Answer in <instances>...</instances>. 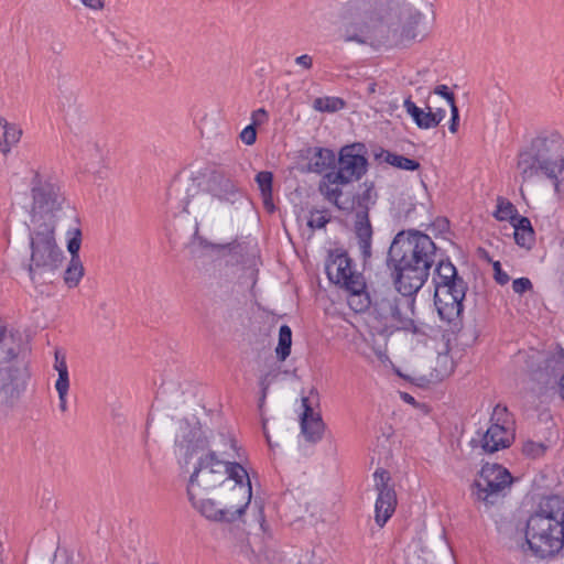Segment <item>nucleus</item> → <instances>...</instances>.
Here are the masks:
<instances>
[{
	"label": "nucleus",
	"instance_id": "f257e3e1",
	"mask_svg": "<svg viewBox=\"0 0 564 564\" xmlns=\"http://www.w3.org/2000/svg\"><path fill=\"white\" fill-rule=\"evenodd\" d=\"M424 14L409 3L351 0L340 13L339 34L345 42L378 48L409 46L431 32Z\"/></svg>",
	"mask_w": 564,
	"mask_h": 564
},
{
	"label": "nucleus",
	"instance_id": "f03ea898",
	"mask_svg": "<svg viewBox=\"0 0 564 564\" xmlns=\"http://www.w3.org/2000/svg\"><path fill=\"white\" fill-rule=\"evenodd\" d=\"M226 449H220L217 442L212 449L202 455L189 477L187 495L192 506L197 510L213 491L220 489L232 479H248L247 470L232 459L236 458V442L230 436H221Z\"/></svg>",
	"mask_w": 564,
	"mask_h": 564
},
{
	"label": "nucleus",
	"instance_id": "7ed1b4c3",
	"mask_svg": "<svg viewBox=\"0 0 564 564\" xmlns=\"http://www.w3.org/2000/svg\"><path fill=\"white\" fill-rule=\"evenodd\" d=\"M436 257L435 243L427 235L400 231L389 249V260L395 270L394 284H401L406 292H417L427 280Z\"/></svg>",
	"mask_w": 564,
	"mask_h": 564
},
{
	"label": "nucleus",
	"instance_id": "20e7f679",
	"mask_svg": "<svg viewBox=\"0 0 564 564\" xmlns=\"http://www.w3.org/2000/svg\"><path fill=\"white\" fill-rule=\"evenodd\" d=\"M525 542L540 560L564 553V499L552 495L541 499L527 520Z\"/></svg>",
	"mask_w": 564,
	"mask_h": 564
},
{
	"label": "nucleus",
	"instance_id": "39448f33",
	"mask_svg": "<svg viewBox=\"0 0 564 564\" xmlns=\"http://www.w3.org/2000/svg\"><path fill=\"white\" fill-rule=\"evenodd\" d=\"M517 170L523 182L547 178L558 192L564 181V138L557 132L535 137L519 152Z\"/></svg>",
	"mask_w": 564,
	"mask_h": 564
},
{
	"label": "nucleus",
	"instance_id": "423d86ee",
	"mask_svg": "<svg viewBox=\"0 0 564 564\" xmlns=\"http://www.w3.org/2000/svg\"><path fill=\"white\" fill-rule=\"evenodd\" d=\"M29 187L32 198L29 210L30 228H56L64 214L65 198L61 187L37 169H31L29 172Z\"/></svg>",
	"mask_w": 564,
	"mask_h": 564
},
{
	"label": "nucleus",
	"instance_id": "0eeeda50",
	"mask_svg": "<svg viewBox=\"0 0 564 564\" xmlns=\"http://www.w3.org/2000/svg\"><path fill=\"white\" fill-rule=\"evenodd\" d=\"M326 273L330 282L348 292V305L357 313L366 311L370 305V297L366 291V280L357 271L352 259L346 251L335 250L329 253L326 263Z\"/></svg>",
	"mask_w": 564,
	"mask_h": 564
},
{
	"label": "nucleus",
	"instance_id": "6e6552de",
	"mask_svg": "<svg viewBox=\"0 0 564 564\" xmlns=\"http://www.w3.org/2000/svg\"><path fill=\"white\" fill-rule=\"evenodd\" d=\"M218 502L207 499L197 510L209 520L232 522L239 519L250 503V479H232L217 492Z\"/></svg>",
	"mask_w": 564,
	"mask_h": 564
},
{
	"label": "nucleus",
	"instance_id": "1a4fd4ad",
	"mask_svg": "<svg viewBox=\"0 0 564 564\" xmlns=\"http://www.w3.org/2000/svg\"><path fill=\"white\" fill-rule=\"evenodd\" d=\"M29 274L35 282H46L61 268L64 253L55 239V228H30Z\"/></svg>",
	"mask_w": 564,
	"mask_h": 564
},
{
	"label": "nucleus",
	"instance_id": "9d476101",
	"mask_svg": "<svg viewBox=\"0 0 564 564\" xmlns=\"http://www.w3.org/2000/svg\"><path fill=\"white\" fill-rule=\"evenodd\" d=\"M21 349V338L0 326V404H9L21 392V369L15 364Z\"/></svg>",
	"mask_w": 564,
	"mask_h": 564
},
{
	"label": "nucleus",
	"instance_id": "9b49d317",
	"mask_svg": "<svg viewBox=\"0 0 564 564\" xmlns=\"http://www.w3.org/2000/svg\"><path fill=\"white\" fill-rule=\"evenodd\" d=\"M511 484L512 477L507 468L498 464H486L471 485V496L476 501L489 507L506 495Z\"/></svg>",
	"mask_w": 564,
	"mask_h": 564
},
{
	"label": "nucleus",
	"instance_id": "f8f14e48",
	"mask_svg": "<svg viewBox=\"0 0 564 564\" xmlns=\"http://www.w3.org/2000/svg\"><path fill=\"white\" fill-rule=\"evenodd\" d=\"M398 294L384 296L377 303L382 317L397 329L411 330L414 325V295L417 292H406L401 284H395Z\"/></svg>",
	"mask_w": 564,
	"mask_h": 564
},
{
	"label": "nucleus",
	"instance_id": "ddd939ff",
	"mask_svg": "<svg viewBox=\"0 0 564 564\" xmlns=\"http://www.w3.org/2000/svg\"><path fill=\"white\" fill-rule=\"evenodd\" d=\"M490 422L486 432L479 435L478 440H473L487 454L508 448L514 440L512 421L506 406L496 405Z\"/></svg>",
	"mask_w": 564,
	"mask_h": 564
},
{
	"label": "nucleus",
	"instance_id": "4468645a",
	"mask_svg": "<svg viewBox=\"0 0 564 564\" xmlns=\"http://www.w3.org/2000/svg\"><path fill=\"white\" fill-rule=\"evenodd\" d=\"M467 291L466 284L441 286L434 290V305L440 318L447 324L451 330H458L463 325V301Z\"/></svg>",
	"mask_w": 564,
	"mask_h": 564
},
{
	"label": "nucleus",
	"instance_id": "2eb2a0df",
	"mask_svg": "<svg viewBox=\"0 0 564 564\" xmlns=\"http://www.w3.org/2000/svg\"><path fill=\"white\" fill-rule=\"evenodd\" d=\"M364 191L357 196L360 210L356 214L355 236L364 261L371 257L372 227L368 216L369 205L375 204L377 193L372 184H364Z\"/></svg>",
	"mask_w": 564,
	"mask_h": 564
},
{
	"label": "nucleus",
	"instance_id": "dca6fc26",
	"mask_svg": "<svg viewBox=\"0 0 564 564\" xmlns=\"http://www.w3.org/2000/svg\"><path fill=\"white\" fill-rule=\"evenodd\" d=\"M366 154L367 150L362 143L343 147L338 156V170L335 172L348 183L359 181L368 170Z\"/></svg>",
	"mask_w": 564,
	"mask_h": 564
},
{
	"label": "nucleus",
	"instance_id": "f3484780",
	"mask_svg": "<svg viewBox=\"0 0 564 564\" xmlns=\"http://www.w3.org/2000/svg\"><path fill=\"white\" fill-rule=\"evenodd\" d=\"M375 487L378 490V497L375 505L376 523L382 528L394 513L397 507V494L394 488L389 485L391 478L389 471L378 469L373 474Z\"/></svg>",
	"mask_w": 564,
	"mask_h": 564
},
{
	"label": "nucleus",
	"instance_id": "a211bd4d",
	"mask_svg": "<svg viewBox=\"0 0 564 564\" xmlns=\"http://www.w3.org/2000/svg\"><path fill=\"white\" fill-rule=\"evenodd\" d=\"M180 430H181V435L177 436L176 443L181 447H185L186 449L192 448L193 451L196 448L204 449L207 446H209L212 448L213 442H217L219 448L223 451V449H226L227 447L225 445V442L221 441V436H230L232 438V435H230V434L220 433V434H218V436L214 437L210 442H208V440L204 435L200 426H198V425L191 426L188 423H182L180 426Z\"/></svg>",
	"mask_w": 564,
	"mask_h": 564
},
{
	"label": "nucleus",
	"instance_id": "6ab92c4d",
	"mask_svg": "<svg viewBox=\"0 0 564 564\" xmlns=\"http://www.w3.org/2000/svg\"><path fill=\"white\" fill-rule=\"evenodd\" d=\"M208 189L218 198L230 200L237 187L229 172L224 169H217L209 175Z\"/></svg>",
	"mask_w": 564,
	"mask_h": 564
},
{
	"label": "nucleus",
	"instance_id": "aec40b11",
	"mask_svg": "<svg viewBox=\"0 0 564 564\" xmlns=\"http://www.w3.org/2000/svg\"><path fill=\"white\" fill-rule=\"evenodd\" d=\"M347 184L349 183L345 181L341 175L332 171L322 177L318 189L325 199L333 203L337 208L345 209L346 207L340 202V198L343 195L341 186Z\"/></svg>",
	"mask_w": 564,
	"mask_h": 564
},
{
	"label": "nucleus",
	"instance_id": "412c9836",
	"mask_svg": "<svg viewBox=\"0 0 564 564\" xmlns=\"http://www.w3.org/2000/svg\"><path fill=\"white\" fill-rule=\"evenodd\" d=\"M305 406L301 429L305 438L310 442H317L322 438L324 432V422L319 414L314 413L313 409L307 404V399H303Z\"/></svg>",
	"mask_w": 564,
	"mask_h": 564
},
{
	"label": "nucleus",
	"instance_id": "4be33fe9",
	"mask_svg": "<svg viewBox=\"0 0 564 564\" xmlns=\"http://www.w3.org/2000/svg\"><path fill=\"white\" fill-rule=\"evenodd\" d=\"M466 284L465 281L457 275L455 265L449 261L438 260L433 275L435 289L441 286H454L456 284Z\"/></svg>",
	"mask_w": 564,
	"mask_h": 564
},
{
	"label": "nucleus",
	"instance_id": "5701e85b",
	"mask_svg": "<svg viewBox=\"0 0 564 564\" xmlns=\"http://www.w3.org/2000/svg\"><path fill=\"white\" fill-rule=\"evenodd\" d=\"M403 107L420 129L429 130L435 128V118L432 116V107L430 105L422 109L415 105L411 97H408L403 102Z\"/></svg>",
	"mask_w": 564,
	"mask_h": 564
},
{
	"label": "nucleus",
	"instance_id": "b1692460",
	"mask_svg": "<svg viewBox=\"0 0 564 564\" xmlns=\"http://www.w3.org/2000/svg\"><path fill=\"white\" fill-rule=\"evenodd\" d=\"M0 127L3 129L0 139V152L8 155L11 149L20 142L23 132L17 123H11L3 117H0Z\"/></svg>",
	"mask_w": 564,
	"mask_h": 564
},
{
	"label": "nucleus",
	"instance_id": "393cba45",
	"mask_svg": "<svg viewBox=\"0 0 564 564\" xmlns=\"http://www.w3.org/2000/svg\"><path fill=\"white\" fill-rule=\"evenodd\" d=\"M378 160H382L391 166H394L404 171H415L420 167V163L416 160L405 158L401 154L392 153L386 150H381L379 154H376Z\"/></svg>",
	"mask_w": 564,
	"mask_h": 564
},
{
	"label": "nucleus",
	"instance_id": "a878e982",
	"mask_svg": "<svg viewBox=\"0 0 564 564\" xmlns=\"http://www.w3.org/2000/svg\"><path fill=\"white\" fill-rule=\"evenodd\" d=\"M512 224L517 245L530 248L534 240V231L531 221L527 217H519Z\"/></svg>",
	"mask_w": 564,
	"mask_h": 564
},
{
	"label": "nucleus",
	"instance_id": "bb28decb",
	"mask_svg": "<svg viewBox=\"0 0 564 564\" xmlns=\"http://www.w3.org/2000/svg\"><path fill=\"white\" fill-rule=\"evenodd\" d=\"M336 162L334 151L329 149L318 148L312 159L313 171L323 172L329 167H333Z\"/></svg>",
	"mask_w": 564,
	"mask_h": 564
},
{
	"label": "nucleus",
	"instance_id": "cd10ccee",
	"mask_svg": "<svg viewBox=\"0 0 564 564\" xmlns=\"http://www.w3.org/2000/svg\"><path fill=\"white\" fill-rule=\"evenodd\" d=\"M84 275V265L80 259H70L64 272V282L69 288H76Z\"/></svg>",
	"mask_w": 564,
	"mask_h": 564
},
{
	"label": "nucleus",
	"instance_id": "c85d7f7f",
	"mask_svg": "<svg viewBox=\"0 0 564 564\" xmlns=\"http://www.w3.org/2000/svg\"><path fill=\"white\" fill-rule=\"evenodd\" d=\"M292 330L288 325H282L279 330V341L275 348L279 360L284 361L291 354Z\"/></svg>",
	"mask_w": 564,
	"mask_h": 564
},
{
	"label": "nucleus",
	"instance_id": "c756f323",
	"mask_svg": "<svg viewBox=\"0 0 564 564\" xmlns=\"http://www.w3.org/2000/svg\"><path fill=\"white\" fill-rule=\"evenodd\" d=\"M345 101L339 97H319L313 102V108L321 112H335L345 108Z\"/></svg>",
	"mask_w": 564,
	"mask_h": 564
},
{
	"label": "nucleus",
	"instance_id": "7c9ffc66",
	"mask_svg": "<svg viewBox=\"0 0 564 564\" xmlns=\"http://www.w3.org/2000/svg\"><path fill=\"white\" fill-rule=\"evenodd\" d=\"M55 389L58 393L59 410L64 413L67 411V394L69 390V373H58V378L55 382Z\"/></svg>",
	"mask_w": 564,
	"mask_h": 564
},
{
	"label": "nucleus",
	"instance_id": "2f4dec72",
	"mask_svg": "<svg viewBox=\"0 0 564 564\" xmlns=\"http://www.w3.org/2000/svg\"><path fill=\"white\" fill-rule=\"evenodd\" d=\"M517 209L513 206L512 203L509 200L499 197L497 199V209L494 214L496 219L503 221V220H512V223L517 219Z\"/></svg>",
	"mask_w": 564,
	"mask_h": 564
},
{
	"label": "nucleus",
	"instance_id": "473e14b6",
	"mask_svg": "<svg viewBox=\"0 0 564 564\" xmlns=\"http://www.w3.org/2000/svg\"><path fill=\"white\" fill-rule=\"evenodd\" d=\"M547 449V445L543 442H534L528 440L522 445V453L529 458H539L542 457Z\"/></svg>",
	"mask_w": 564,
	"mask_h": 564
},
{
	"label": "nucleus",
	"instance_id": "72a5a7b5",
	"mask_svg": "<svg viewBox=\"0 0 564 564\" xmlns=\"http://www.w3.org/2000/svg\"><path fill=\"white\" fill-rule=\"evenodd\" d=\"M256 182L259 186L261 195L269 196L272 192L273 174L269 171H261L256 175Z\"/></svg>",
	"mask_w": 564,
	"mask_h": 564
},
{
	"label": "nucleus",
	"instance_id": "f704fd0d",
	"mask_svg": "<svg viewBox=\"0 0 564 564\" xmlns=\"http://www.w3.org/2000/svg\"><path fill=\"white\" fill-rule=\"evenodd\" d=\"M73 237L67 242V250L70 253V259H79V249L82 245V232L78 228L72 232Z\"/></svg>",
	"mask_w": 564,
	"mask_h": 564
},
{
	"label": "nucleus",
	"instance_id": "c9c22d12",
	"mask_svg": "<svg viewBox=\"0 0 564 564\" xmlns=\"http://www.w3.org/2000/svg\"><path fill=\"white\" fill-rule=\"evenodd\" d=\"M329 221V217L326 212L315 210L311 213L307 225L312 229H321Z\"/></svg>",
	"mask_w": 564,
	"mask_h": 564
},
{
	"label": "nucleus",
	"instance_id": "e433bc0d",
	"mask_svg": "<svg viewBox=\"0 0 564 564\" xmlns=\"http://www.w3.org/2000/svg\"><path fill=\"white\" fill-rule=\"evenodd\" d=\"M433 93L435 95H438L443 97L447 104L448 107H452V105H456L455 102V95L453 91L449 90V88L446 85H438L434 88Z\"/></svg>",
	"mask_w": 564,
	"mask_h": 564
},
{
	"label": "nucleus",
	"instance_id": "4c0bfd02",
	"mask_svg": "<svg viewBox=\"0 0 564 564\" xmlns=\"http://www.w3.org/2000/svg\"><path fill=\"white\" fill-rule=\"evenodd\" d=\"M240 140L247 144L252 145L254 144L257 140V130L256 127L252 124L247 126L241 132H240Z\"/></svg>",
	"mask_w": 564,
	"mask_h": 564
},
{
	"label": "nucleus",
	"instance_id": "58836bf2",
	"mask_svg": "<svg viewBox=\"0 0 564 564\" xmlns=\"http://www.w3.org/2000/svg\"><path fill=\"white\" fill-rule=\"evenodd\" d=\"M533 288L532 282L528 278H519L512 282V290L514 293L523 294Z\"/></svg>",
	"mask_w": 564,
	"mask_h": 564
},
{
	"label": "nucleus",
	"instance_id": "ea45409f",
	"mask_svg": "<svg viewBox=\"0 0 564 564\" xmlns=\"http://www.w3.org/2000/svg\"><path fill=\"white\" fill-rule=\"evenodd\" d=\"M252 126L259 127L269 120L268 111L264 108H259L251 113Z\"/></svg>",
	"mask_w": 564,
	"mask_h": 564
},
{
	"label": "nucleus",
	"instance_id": "a19ab883",
	"mask_svg": "<svg viewBox=\"0 0 564 564\" xmlns=\"http://www.w3.org/2000/svg\"><path fill=\"white\" fill-rule=\"evenodd\" d=\"M494 270H495V280L498 284L505 285L509 282V275L502 271L500 262L494 263Z\"/></svg>",
	"mask_w": 564,
	"mask_h": 564
},
{
	"label": "nucleus",
	"instance_id": "79ce46f5",
	"mask_svg": "<svg viewBox=\"0 0 564 564\" xmlns=\"http://www.w3.org/2000/svg\"><path fill=\"white\" fill-rule=\"evenodd\" d=\"M54 368L57 371V373L68 372V368H67L65 356L62 355L59 351H55Z\"/></svg>",
	"mask_w": 564,
	"mask_h": 564
},
{
	"label": "nucleus",
	"instance_id": "37998d69",
	"mask_svg": "<svg viewBox=\"0 0 564 564\" xmlns=\"http://www.w3.org/2000/svg\"><path fill=\"white\" fill-rule=\"evenodd\" d=\"M295 64L302 69L310 70L313 67V57L308 54H303L294 59Z\"/></svg>",
	"mask_w": 564,
	"mask_h": 564
},
{
	"label": "nucleus",
	"instance_id": "c03bdc74",
	"mask_svg": "<svg viewBox=\"0 0 564 564\" xmlns=\"http://www.w3.org/2000/svg\"><path fill=\"white\" fill-rule=\"evenodd\" d=\"M85 8L91 11H102L105 9V0H78Z\"/></svg>",
	"mask_w": 564,
	"mask_h": 564
},
{
	"label": "nucleus",
	"instance_id": "a18cd8bd",
	"mask_svg": "<svg viewBox=\"0 0 564 564\" xmlns=\"http://www.w3.org/2000/svg\"><path fill=\"white\" fill-rule=\"evenodd\" d=\"M449 108H451V115H452L451 122H449V131L452 133H456L458 130V122H459L458 108L456 105H452V107H449Z\"/></svg>",
	"mask_w": 564,
	"mask_h": 564
},
{
	"label": "nucleus",
	"instance_id": "49530a36",
	"mask_svg": "<svg viewBox=\"0 0 564 564\" xmlns=\"http://www.w3.org/2000/svg\"><path fill=\"white\" fill-rule=\"evenodd\" d=\"M432 116L435 118L434 120L436 128L446 117V109L441 107L432 108Z\"/></svg>",
	"mask_w": 564,
	"mask_h": 564
},
{
	"label": "nucleus",
	"instance_id": "de8ad7c7",
	"mask_svg": "<svg viewBox=\"0 0 564 564\" xmlns=\"http://www.w3.org/2000/svg\"><path fill=\"white\" fill-rule=\"evenodd\" d=\"M239 554H242L249 561H253L252 552L250 551V547L248 544L243 543L239 545V549L237 550Z\"/></svg>",
	"mask_w": 564,
	"mask_h": 564
},
{
	"label": "nucleus",
	"instance_id": "09e8293b",
	"mask_svg": "<svg viewBox=\"0 0 564 564\" xmlns=\"http://www.w3.org/2000/svg\"><path fill=\"white\" fill-rule=\"evenodd\" d=\"M262 196V199H263V204H264V207L268 209V210H273L274 208V205H273V202H272V192L270 193L269 196L267 195H261Z\"/></svg>",
	"mask_w": 564,
	"mask_h": 564
},
{
	"label": "nucleus",
	"instance_id": "8fccbe9b",
	"mask_svg": "<svg viewBox=\"0 0 564 564\" xmlns=\"http://www.w3.org/2000/svg\"><path fill=\"white\" fill-rule=\"evenodd\" d=\"M558 393L561 398L564 400V373L558 379Z\"/></svg>",
	"mask_w": 564,
	"mask_h": 564
},
{
	"label": "nucleus",
	"instance_id": "3c124183",
	"mask_svg": "<svg viewBox=\"0 0 564 564\" xmlns=\"http://www.w3.org/2000/svg\"><path fill=\"white\" fill-rule=\"evenodd\" d=\"M555 379H556V376H555V375H553V376H552V378H551V377H547V379H545V380L543 381V383H545V384H550L551 382H555Z\"/></svg>",
	"mask_w": 564,
	"mask_h": 564
},
{
	"label": "nucleus",
	"instance_id": "603ef678",
	"mask_svg": "<svg viewBox=\"0 0 564 564\" xmlns=\"http://www.w3.org/2000/svg\"><path fill=\"white\" fill-rule=\"evenodd\" d=\"M376 86H377V85H376L375 83H372V84L368 87V91H369L370 94H373V93L376 91Z\"/></svg>",
	"mask_w": 564,
	"mask_h": 564
},
{
	"label": "nucleus",
	"instance_id": "864d4df0",
	"mask_svg": "<svg viewBox=\"0 0 564 564\" xmlns=\"http://www.w3.org/2000/svg\"><path fill=\"white\" fill-rule=\"evenodd\" d=\"M264 435L269 445H271L270 436L265 432V424L263 423Z\"/></svg>",
	"mask_w": 564,
	"mask_h": 564
},
{
	"label": "nucleus",
	"instance_id": "5fc2aeb1",
	"mask_svg": "<svg viewBox=\"0 0 564 564\" xmlns=\"http://www.w3.org/2000/svg\"><path fill=\"white\" fill-rule=\"evenodd\" d=\"M404 400H406L408 402H413L414 401L413 397H411L409 394H405Z\"/></svg>",
	"mask_w": 564,
	"mask_h": 564
},
{
	"label": "nucleus",
	"instance_id": "6e6d98bb",
	"mask_svg": "<svg viewBox=\"0 0 564 564\" xmlns=\"http://www.w3.org/2000/svg\"><path fill=\"white\" fill-rule=\"evenodd\" d=\"M536 376H538V377H536V380H541V377L543 376V372H542V371H539V372L536 373Z\"/></svg>",
	"mask_w": 564,
	"mask_h": 564
},
{
	"label": "nucleus",
	"instance_id": "4d7b16f0",
	"mask_svg": "<svg viewBox=\"0 0 564 564\" xmlns=\"http://www.w3.org/2000/svg\"><path fill=\"white\" fill-rule=\"evenodd\" d=\"M265 391H267V388L264 387L263 390H262L263 399L265 398Z\"/></svg>",
	"mask_w": 564,
	"mask_h": 564
},
{
	"label": "nucleus",
	"instance_id": "13d9d810",
	"mask_svg": "<svg viewBox=\"0 0 564 564\" xmlns=\"http://www.w3.org/2000/svg\"><path fill=\"white\" fill-rule=\"evenodd\" d=\"M183 210H184V212H186V213H188V210H187V206H184V207H183Z\"/></svg>",
	"mask_w": 564,
	"mask_h": 564
}]
</instances>
